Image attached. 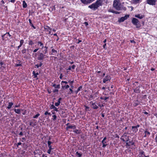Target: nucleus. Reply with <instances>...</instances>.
<instances>
[{
	"label": "nucleus",
	"instance_id": "obj_54",
	"mask_svg": "<svg viewBox=\"0 0 157 157\" xmlns=\"http://www.w3.org/2000/svg\"><path fill=\"white\" fill-rule=\"evenodd\" d=\"M106 44H104L103 45V47L104 49H106Z\"/></svg>",
	"mask_w": 157,
	"mask_h": 157
},
{
	"label": "nucleus",
	"instance_id": "obj_9",
	"mask_svg": "<svg viewBox=\"0 0 157 157\" xmlns=\"http://www.w3.org/2000/svg\"><path fill=\"white\" fill-rule=\"evenodd\" d=\"M106 139V137H105L101 141V143L102 144V147H105L107 145V144H105L107 143V142L105 141Z\"/></svg>",
	"mask_w": 157,
	"mask_h": 157
},
{
	"label": "nucleus",
	"instance_id": "obj_62",
	"mask_svg": "<svg viewBox=\"0 0 157 157\" xmlns=\"http://www.w3.org/2000/svg\"><path fill=\"white\" fill-rule=\"evenodd\" d=\"M129 137L128 136V137L127 138V139L125 141H126V142H128L129 141Z\"/></svg>",
	"mask_w": 157,
	"mask_h": 157
},
{
	"label": "nucleus",
	"instance_id": "obj_36",
	"mask_svg": "<svg viewBox=\"0 0 157 157\" xmlns=\"http://www.w3.org/2000/svg\"><path fill=\"white\" fill-rule=\"evenodd\" d=\"M73 132L76 134H79L80 132L77 129H75Z\"/></svg>",
	"mask_w": 157,
	"mask_h": 157
},
{
	"label": "nucleus",
	"instance_id": "obj_7",
	"mask_svg": "<svg viewBox=\"0 0 157 157\" xmlns=\"http://www.w3.org/2000/svg\"><path fill=\"white\" fill-rule=\"evenodd\" d=\"M129 17V15H126L122 17L118 21L119 22L124 21L125 20L127 19Z\"/></svg>",
	"mask_w": 157,
	"mask_h": 157
},
{
	"label": "nucleus",
	"instance_id": "obj_4",
	"mask_svg": "<svg viewBox=\"0 0 157 157\" xmlns=\"http://www.w3.org/2000/svg\"><path fill=\"white\" fill-rule=\"evenodd\" d=\"M111 78L109 75H107L103 79V82L104 83H106L107 81H110Z\"/></svg>",
	"mask_w": 157,
	"mask_h": 157
},
{
	"label": "nucleus",
	"instance_id": "obj_63",
	"mask_svg": "<svg viewBox=\"0 0 157 157\" xmlns=\"http://www.w3.org/2000/svg\"><path fill=\"white\" fill-rule=\"evenodd\" d=\"M35 66L37 68H38L39 67H40V66H39V65L37 64L35 65Z\"/></svg>",
	"mask_w": 157,
	"mask_h": 157
},
{
	"label": "nucleus",
	"instance_id": "obj_39",
	"mask_svg": "<svg viewBox=\"0 0 157 157\" xmlns=\"http://www.w3.org/2000/svg\"><path fill=\"white\" fill-rule=\"evenodd\" d=\"M34 44L33 42V41L32 40H30L29 41V44L30 45H32Z\"/></svg>",
	"mask_w": 157,
	"mask_h": 157
},
{
	"label": "nucleus",
	"instance_id": "obj_43",
	"mask_svg": "<svg viewBox=\"0 0 157 157\" xmlns=\"http://www.w3.org/2000/svg\"><path fill=\"white\" fill-rule=\"evenodd\" d=\"M55 107V106L53 105H52L50 107V109H54Z\"/></svg>",
	"mask_w": 157,
	"mask_h": 157
},
{
	"label": "nucleus",
	"instance_id": "obj_52",
	"mask_svg": "<svg viewBox=\"0 0 157 157\" xmlns=\"http://www.w3.org/2000/svg\"><path fill=\"white\" fill-rule=\"evenodd\" d=\"M38 49H39L38 48H36V49H35V50H33V52L34 53L36 52L38 50Z\"/></svg>",
	"mask_w": 157,
	"mask_h": 157
},
{
	"label": "nucleus",
	"instance_id": "obj_20",
	"mask_svg": "<svg viewBox=\"0 0 157 157\" xmlns=\"http://www.w3.org/2000/svg\"><path fill=\"white\" fill-rule=\"evenodd\" d=\"M13 103L12 102H9L8 103V106L7 107V109H10L12 107V106L13 105Z\"/></svg>",
	"mask_w": 157,
	"mask_h": 157
},
{
	"label": "nucleus",
	"instance_id": "obj_47",
	"mask_svg": "<svg viewBox=\"0 0 157 157\" xmlns=\"http://www.w3.org/2000/svg\"><path fill=\"white\" fill-rule=\"evenodd\" d=\"M52 149H50V148H49V149L47 151L48 153L49 154H50L51 153V151Z\"/></svg>",
	"mask_w": 157,
	"mask_h": 157
},
{
	"label": "nucleus",
	"instance_id": "obj_46",
	"mask_svg": "<svg viewBox=\"0 0 157 157\" xmlns=\"http://www.w3.org/2000/svg\"><path fill=\"white\" fill-rule=\"evenodd\" d=\"M140 154H141V155H143L144 156V151H141L140 152Z\"/></svg>",
	"mask_w": 157,
	"mask_h": 157
},
{
	"label": "nucleus",
	"instance_id": "obj_38",
	"mask_svg": "<svg viewBox=\"0 0 157 157\" xmlns=\"http://www.w3.org/2000/svg\"><path fill=\"white\" fill-rule=\"evenodd\" d=\"M69 90H70V91L69 92L68 94H71L73 93V91L72 90V89H71V88H70Z\"/></svg>",
	"mask_w": 157,
	"mask_h": 157
},
{
	"label": "nucleus",
	"instance_id": "obj_57",
	"mask_svg": "<svg viewBox=\"0 0 157 157\" xmlns=\"http://www.w3.org/2000/svg\"><path fill=\"white\" fill-rule=\"evenodd\" d=\"M21 142H19L17 144V147H18V145H21Z\"/></svg>",
	"mask_w": 157,
	"mask_h": 157
},
{
	"label": "nucleus",
	"instance_id": "obj_17",
	"mask_svg": "<svg viewBox=\"0 0 157 157\" xmlns=\"http://www.w3.org/2000/svg\"><path fill=\"white\" fill-rule=\"evenodd\" d=\"M81 2L85 4H90L89 0H80Z\"/></svg>",
	"mask_w": 157,
	"mask_h": 157
},
{
	"label": "nucleus",
	"instance_id": "obj_58",
	"mask_svg": "<svg viewBox=\"0 0 157 157\" xmlns=\"http://www.w3.org/2000/svg\"><path fill=\"white\" fill-rule=\"evenodd\" d=\"M54 109L55 111H56V112L58 111V109L56 107H55Z\"/></svg>",
	"mask_w": 157,
	"mask_h": 157
},
{
	"label": "nucleus",
	"instance_id": "obj_13",
	"mask_svg": "<svg viewBox=\"0 0 157 157\" xmlns=\"http://www.w3.org/2000/svg\"><path fill=\"white\" fill-rule=\"evenodd\" d=\"M134 92L136 93H139L140 92V86L137 87L134 90Z\"/></svg>",
	"mask_w": 157,
	"mask_h": 157
},
{
	"label": "nucleus",
	"instance_id": "obj_24",
	"mask_svg": "<svg viewBox=\"0 0 157 157\" xmlns=\"http://www.w3.org/2000/svg\"><path fill=\"white\" fill-rule=\"evenodd\" d=\"M140 0H131V2L132 3L136 4L139 3Z\"/></svg>",
	"mask_w": 157,
	"mask_h": 157
},
{
	"label": "nucleus",
	"instance_id": "obj_22",
	"mask_svg": "<svg viewBox=\"0 0 157 157\" xmlns=\"http://www.w3.org/2000/svg\"><path fill=\"white\" fill-rule=\"evenodd\" d=\"M145 135L144 137H146L147 136H149L150 135V132L147 131H145L144 132Z\"/></svg>",
	"mask_w": 157,
	"mask_h": 157
},
{
	"label": "nucleus",
	"instance_id": "obj_48",
	"mask_svg": "<svg viewBox=\"0 0 157 157\" xmlns=\"http://www.w3.org/2000/svg\"><path fill=\"white\" fill-rule=\"evenodd\" d=\"M98 105L101 108L104 106V105H101L100 103H98Z\"/></svg>",
	"mask_w": 157,
	"mask_h": 157
},
{
	"label": "nucleus",
	"instance_id": "obj_15",
	"mask_svg": "<svg viewBox=\"0 0 157 157\" xmlns=\"http://www.w3.org/2000/svg\"><path fill=\"white\" fill-rule=\"evenodd\" d=\"M33 74L34 76V78H36V79H38V78H37V75H39V73L37 72L36 73H35V72L34 71H33Z\"/></svg>",
	"mask_w": 157,
	"mask_h": 157
},
{
	"label": "nucleus",
	"instance_id": "obj_6",
	"mask_svg": "<svg viewBox=\"0 0 157 157\" xmlns=\"http://www.w3.org/2000/svg\"><path fill=\"white\" fill-rule=\"evenodd\" d=\"M45 55H44L42 53H40L37 57V59L40 60H43L44 58Z\"/></svg>",
	"mask_w": 157,
	"mask_h": 157
},
{
	"label": "nucleus",
	"instance_id": "obj_56",
	"mask_svg": "<svg viewBox=\"0 0 157 157\" xmlns=\"http://www.w3.org/2000/svg\"><path fill=\"white\" fill-rule=\"evenodd\" d=\"M63 75L62 74H60V75L59 76V78L61 79H62V78H63Z\"/></svg>",
	"mask_w": 157,
	"mask_h": 157
},
{
	"label": "nucleus",
	"instance_id": "obj_53",
	"mask_svg": "<svg viewBox=\"0 0 157 157\" xmlns=\"http://www.w3.org/2000/svg\"><path fill=\"white\" fill-rule=\"evenodd\" d=\"M43 63H42V61H41L40 63V64L39 65V66H40V67H41L43 65Z\"/></svg>",
	"mask_w": 157,
	"mask_h": 157
},
{
	"label": "nucleus",
	"instance_id": "obj_44",
	"mask_svg": "<svg viewBox=\"0 0 157 157\" xmlns=\"http://www.w3.org/2000/svg\"><path fill=\"white\" fill-rule=\"evenodd\" d=\"M47 114H48V115H50L51 114V113H48V112L46 111L44 113V115H47Z\"/></svg>",
	"mask_w": 157,
	"mask_h": 157
},
{
	"label": "nucleus",
	"instance_id": "obj_25",
	"mask_svg": "<svg viewBox=\"0 0 157 157\" xmlns=\"http://www.w3.org/2000/svg\"><path fill=\"white\" fill-rule=\"evenodd\" d=\"M52 143V142L50 141H48V147H49V148L50 149H53V148H52V146L51 145V144Z\"/></svg>",
	"mask_w": 157,
	"mask_h": 157
},
{
	"label": "nucleus",
	"instance_id": "obj_3",
	"mask_svg": "<svg viewBox=\"0 0 157 157\" xmlns=\"http://www.w3.org/2000/svg\"><path fill=\"white\" fill-rule=\"evenodd\" d=\"M132 22L133 25L136 26V28H139L140 27V26H139L140 25L139 21L137 19L135 18H133L132 19Z\"/></svg>",
	"mask_w": 157,
	"mask_h": 157
},
{
	"label": "nucleus",
	"instance_id": "obj_30",
	"mask_svg": "<svg viewBox=\"0 0 157 157\" xmlns=\"http://www.w3.org/2000/svg\"><path fill=\"white\" fill-rule=\"evenodd\" d=\"M44 29L45 30H47L51 31L52 29L48 26H46L44 27Z\"/></svg>",
	"mask_w": 157,
	"mask_h": 157
},
{
	"label": "nucleus",
	"instance_id": "obj_10",
	"mask_svg": "<svg viewBox=\"0 0 157 157\" xmlns=\"http://www.w3.org/2000/svg\"><path fill=\"white\" fill-rule=\"evenodd\" d=\"M128 137L127 136L126 133H124L123 135L120 139H121L124 142L127 139Z\"/></svg>",
	"mask_w": 157,
	"mask_h": 157
},
{
	"label": "nucleus",
	"instance_id": "obj_33",
	"mask_svg": "<svg viewBox=\"0 0 157 157\" xmlns=\"http://www.w3.org/2000/svg\"><path fill=\"white\" fill-rule=\"evenodd\" d=\"M139 104V102L136 101L133 104V105L135 106H136Z\"/></svg>",
	"mask_w": 157,
	"mask_h": 157
},
{
	"label": "nucleus",
	"instance_id": "obj_23",
	"mask_svg": "<svg viewBox=\"0 0 157 157\" xmlns=\"http://www.w3.org/2000/svg\"><path fill=\"white\" fill-rule=\"evenodd\" d=\"M24 41L23 40H21L20 41V45L18 46V50L19 48H20L21 46L24 43Z\"/></svg>",
	"mask_w": 157,
	"mask_h": 157
},
{
	"label": "nucleus",
	"instance_id": "obj_32",
	"mask_svg": "<svg viewBox=\"0 0 157 157\" xmlns=\"http://www.w3.org/2000/svg\"><path fill=\"white\" fill-rule=\"evenodd\" d=\"M27 6V5L25 1L23 2V7L24 8H26Z\"/></svg>",
	"mask_w": 157,
	"mask_h": 157
},
{
	"label": "nucleus",
	"instance_id": "obj_14",
	"mask_svg": "<svg viewBox=\"0 0 157 157\" xmlns=\"http://www.w3.org/2000/svg\"><path fill=\"white\" fill-rule=\"evenodd\" d=\"M62 100V98H60L58 100V102L55 103V105L56 106H58L59 105L60 103V101Z\"/></svg>",
	"mask_w": 157,
	"mask_h": 157
},
{
	"label": "nucleus",
	"instance_id": "obj_26",
	"mask_svg": "<svg viewBox=\"0 0 157 157\" xmlns=\"http://www.w3.org/2000/svg\"><path fill=\"white\" fill-rule=\"evenodd\" d=\"M52 86L54 87L55 88H58L59 89L60 88V85L58 84L57 85H56L55 84H53Z\"/></svg>",
	"mask_w": 157,
	"mask_h": 157
},
{
	"label": "nucleus",
	"instance_id": "obj_35",
	"mask_svg": "<svg viewBox=\"0 0 157 157\" xmlns=\"http://www.w3.org/2000/svg\"><path fill=\"white\" fill-rule=\"evenodd\" d=\"M52 53H57V51L53 49H52ZM52 55H55V54H53V53H52Z\"/></svg>",
	"mask_w": 157,
	"mask_h": 157
},
{
	"label": "nucleus",
	"instance_id": "obj_12",
	"mask_svg": "<svg viewBox=\"0 0 157 157\" xmlns=\"http://www.w3.org/2000/svg\"><path fill=\"white\" fill-rule=\"evenodd\" d=\"M135 17L140 19H141L144 17V15L141 14H138L135 15Z\"/></svg>",
	"mask_w": 157,
	"mask_h": 157
},
{
	"label": "nucleus",
	"instance_id": "obj_45",
	"mask_svg": "<svg viewBox=\"0 0 157 157\" xmlns=\"http://www.w3.org/2000/svg\"><path fill=\"white\" fill-rule=\"evenodd\" d=\"M69 82L70 83V85H72L73 84V83L74 82V81H69Z\"/></svg>",
	"mask_w": 157,
	"mask_h": 157
},
{
	"label": "nucleus",
	"instance_id": "obj_64",
	"mask_svg": "<svg viewBox=\"0 0 157 157\" xmlns=\"http://www.w3.org/2000/svg\"><path fill=\"white\" fill-rule=\"evenodd\" d=\"M130 41L131 43H135L136 42H135V41H134V40H130Z\"/></svg>",
	"mask_w": 157,
	"mask_h": 157
},
{
	"label": "nucleus",
	"instance_id": "obj_49",
	"mask_svg": "<svg viewBox=\"0 0 157 157\" xmlns=\"http://www.w3.org/2000/svg\"><path fill=\"white\" fill-rule=\"evenodd\" d=\"M58 92V90L56 89H55L53 91V93Z\"/></svg>",
	"mask_w": 157,
	"mask_h": 157
},
{
	"label": "nucleus",
	"instance_id": "obj_51",
	"mask_svg": "<svg viewBox=\"0 0 157 157\" xmlns=\"http://www.w3.org/2000/svg\"><path fill=\"white\" fill-rule=\"evenodd\" d=\"M21 66V64H16L15 66L16 67Z\"/></svg>",
	"mask_w": 157,
	"mask_h": 157
},
{
	"label": "nucleus",
	"instance_id": "obj_59",
	"mask_svg": "<svg viewBox=\"0 0 157 157\" xmlns=\"http://www.w3.org/2000/svg\"><path fill=\"white\" fill-rule=\"evenodd\" d=\"M20 106V105L18 104V105H16L15 106V108L19 107Z\"/></svg>",
	"mask_w": 157,
	"mask_h": 157
},
{
	"label": "nucleus",
	"instance_id": "obj_40",
	"mask_svg": "<svg viewBox=\"0 0 157 157\" xmlns=\"http://www.w3.org/2000/svg\"><path fill=\"white\" fill-rule=\"evenodd\" d=\"M52 117H53V120L54 121H55L56 120L57 117L56 115H53Z\"/></svg>",
	"mask_w": 157,
	"mask_h": 157
},
{
	"label": "nucleus",
	"instance_id": "obj_28",
	"mask_svg": "<svg viewBox=\"0 0 157 157\" xmlns=\"http://www.w3.org/2000/svg\"><path fill=\"white\" fill-rule=\"evenodd\" d=\"M29 21L30 25L34 29H35L36 27L33 25V24H32L31 20L30 19H29Z\"/></svg>",
	"mask_w": 157,
	"mask_h": 157
},
{
	"label": "nucleus",
	"instance_id": "obj_41",
	"mask_svg": "<svg viewBox=\"0 0 157 157\" xmlns=\"http://www.w3.org/2000/svg\"><path fill=\"white\" fill-rule=\"evenodd\" d=\"M21 52H22V53L23 54H25V53L26 52V49H23V50L21 51Z\"/></svg>",
	"mask_w": 157,
	"mask_h": 157
},
{
	"label": "nucleus",
	"instance_id": "obj_50",
	"mask_svg": "<svg viewBox=\"0 0 157 157\" xmlns=\"http://www.w3.org/2000/svg\"><path fill=\"white\" fill-rule=\"evenodd\" d=\"M82 86H80V87H79L77 89L78 91H79L82 89Z\"/></svg>",
	"mask_w": 157,
	"mask_h": 157
},
{
	"label": "nucleus",
	"instance_id": "obj_27",
	"mask_svg": "<svg viewBox=\"0 0 157 157\" xmlns=\"http://www.w3.org/2000/svg\"><path fill=\"white\" fill-rule=\"evenodd\" d=\"M69 87V86L68 85H67L66 86L62 85V88L63 89H67Z\"/></svg>",
	"mask_w": 157,
	"mask_h": 157
},
{
	"label": "nucleus",
	"instance_id": "obj_60",
	"mask_svg": "<svg viewBox=\"0 0 157 157\" xmlns=\"http://www.w3.org/2000/svg\"><path fill=\"white\" fill-rule=\"evenodd\" d=\"M84 24L86 25V26H87L88 25V24L87 22H85L84 23Z\"/></svg>",
	"mask_w": 157,
	"mask_h": 157
},
{
	"label": "nucleus",
	"instance_id": "obj_42",
	"mask_svg": "<svg viewBox=\"0 0 157 157\" xmlns=\"http://www.w3.org/2000/svg\"><path fill=\"white\" fill-rule=\"evenodd\" d=\"M112 12L113 13H115L116 14L119 13V12L115 11H112Z\"/></svg>",
	"mask_w": 157,
	"mask_h": 157
},
{
	"label": "nucleus",
	"instance_id": "obj_34",
	"mask_svg": "<svg viewBox=\"0 0 157 157\" xmlns=\"http://www.w3.org/2000/svg\"><path fill=\"white\" fill-rule=\"evenodd\" d=\"M40 116V114L39 113H37V114H36V115H35L34 116H33V118H36L37 119L38 117L39 116Z\"/></svg>",
	"mask_w": 157,
	"mask_h": 157
},
{
	"label": "nucleus",
	"instance_id": "obj_21",
	"mask_svg": "<svg viewBox=\"0 0 157 157\" xmlns=\"http://www.w3.org/2000/svg\"><path fill=\"white\" fill-rule=\"evenodd\" d=\"M36 122H34L33 121H31L30 122L29 125L31 126L34 127L36 125Z\"/></svg>",
	"mask_w": 157,
	"mask_h": 157
},
{
	"label": "nucleus",
	"instance_id": "obj_61",
	"mask_svg": "<svg viewBox=\"0 0 157 157\" xmlns=\"http://www.w3.org/2000/svg\"><path fill=\"white\" fill-rule=\"evenodd\" d=\"M109 97H105L104 98V100H106L109 99Z\"/></svg>",
	"mask_w": 157,
	"mask_h": 157
},
{
	"label": "nucleus",
	"instance_id": "obj_5",
	"mask_svg": "<svg viewBox=\"0 0 157 157\" xmlns=\"http://www.w3.org/2000/svg\"><path fill=\"white\" fill-rule=\"evenodd\" d=\"M156 0H147V3L152 6L155 5Z\"/></svg>",
	"mask_w": 157,
	"mask_h": 157
},
{
	"label": "nucleus",
	"instance_id": "obj_19",
	"mask_svg": "<svg viewBox=\"0 0 157 157\" xmlns=\"http://www.w3.org/2000/svg\"><path fill=\"white\" fill-rule=\"evenodd\" d=\"M14 112L17 113L18 114H20L21 113V110L20 109H14Z\"/></svg>",
	"mask_w": 157,
	"mask_h": 157
},
{
	"label": "nucleus",
	"instance_id": "obj_18",
	"mask_svg": "<svg viewBox=\"0 0 157 157\" xmlns=\"http://www.w3.org/2000/svg\"><path fill=\"white\" fill-rule=\"evenodd\" d=\"M9 36V37H10L11 36V35L9 34V33H7L6 34L3 35H2V39L3 40H4V36Z\"/></svg>",
	"mask_w": 157,
	"mask_h": 157
},
{
	"label": "nucleus",
	"instance_id": "obj_8",
	"mask_svg": "<svg viewBox=\"0 0 157 157\" xmlns=\"http://www.w3.org/2000/svg\"><path fill=\"white\" fill-rule=\"evenodd\" d=\"M140 125L138 124L136 126H133L132 127V129L133 132L135 133H136L138 131V129H137L139 127Z\"/></svg>",
	"mask_w": 157,
	"mask_h": 157
},
{
	"label": "nucleus",
	"instance_id": "obj_37",
	"mask_svg": "<svg viewBox=\"0 0 157 157\" xmlns=\"http://www.w3.org/2000/svg\"><path fill=\"white\" fill-rule=\"evenodd\" d=\"M63 83H64L65 84H67L68 83V82L67 81H62L61 82V84L62 85H63Z\"/></svg>",
	"mask_w": 157,
	"mask_h": 157
},
{
	"label": "nucleus",
	"instance_id": "obj_16",
	"mask_svg": "<svg viewBox=\"0 0 157 157\" xmlns=\"http://www.w3.org/2000/svg\"><path fill=\"white\" fill-rule=\"evenodd\" d=\"M76 128V126L75 125H70L67 127V129H75Z\"/></svg>",
	"mask_w": 157,
	"mask_h": 157
},
{
	"label": "nucleus",
	"instance_id": "obj_11",
	"mask_svg": "<svg viewBox=\"0 0 157 157\" xmlns=\"http://www.w3.org/2000/svg\"><path fill=\"white\" fill-rule=\"evenodd\" d=\"M90 103L93 106V108L94 109H97L98 108V106L95 104V103H93L92 101L90 102Z\"/></svg>",
	"mask_w": 157,
	"mask_h": 157
},
{
	"label": "nucleus",
	"instance_id": "obj_2",
	"mask_svg": "<svg viewBox=\"0 0 157 157\" xmlns=\"http://www.w3.org/2000/svg\"><path fill=\"white\" fill-rule=\"evenodd\" d=\"M114 7L117 10H119L121 9V5L117 1H114L113 4Z\"/></svg>",
	"mask_w": 157,
	"mask_h": 157
},
{
	"label": "nucleus",
	"instance_id": "obj_55",
	"mask_svg": "<svg viewBox=\"0 0 157 157\" xmlns=\"http://www.w3.org/2000/svg\"><path fill=\"white\" fill-rule=\"evenodd\" d=\"M76 66L75 65H72V66L71 67V68L73 69H74L75 68V67Z\"/></svg>",
	"mask_w": 157,
	"mask_h": 157
},
{
	"label": "nucleus",
	"instance_id": "obj_29",
	"mask_svg": "<svg viewBox=\"0 0 157 157\" xmlns=\"http://www.w3.org/2000/svg\"><path fill=\"white\" fill-rule=\"evenodd\" d=\"M37 43L38 44L40 45V46L41 47V49H43V48H44L43 43L40 41H38Z\"/></svg>",
	"mask_w": 157,
	"mask_h": 157
},
{
	"label": "nucleus",
	"instance_id": "obj_31",
	"mask_svg": "<svg viewBox=\"0 0 157 157\" xmlns=\"http://www.w3.org/2000/svg\"><path fill=\"white\" fill-rule=\"evenodd\" d=\"M82 153H80L78 152V151H77L76 153V155H78V157H81L82 156Z\"/></svg>",
	"mask_w": 157,
	"mask_h": 157
},
{
	"label": "nucleus",
	"instance_id": "obj_1",
	"mask_svg": "<svg viewBox=\"0 0 157 157\" xmlns=\"http://www.w3.org/2000/svg\"><path fill=\"white\" fill-rule=\"evenodd\" d=\"M103 1L102 0H98L96 2L92 3L88 6V8L92 10L95 11L98 8L102 5Z\"/></svg>",
	"mask_w": 157,
	"mask_h": 157
}]
</instances>
